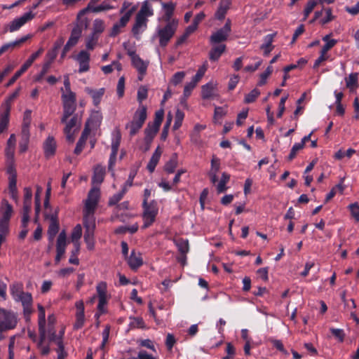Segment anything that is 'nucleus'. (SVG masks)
<instances>
[{"instance_id":"1a4fd4ad","label":"nucleus","mask_w":359,"mask_h":359,"mask_svg":"<svg viewBox=\"0 0 359 359\" xmlns=\"http://www.w3.org/2000/svg\"><path fill=\"white\" fill-rule=\"evenodd\" d=\"M95 4L91 3V1L88 4V6L80 11V12L77 15V20H80L82 22V17L87 12H93V13H100L102 11H109L114 8V6L107 2H102L101 4L98 6H95Z\"/></svg>"},{"instance_id":"f3484780","label":"nucleus","mask_w":359,"mask_h":359,"mask_svg":"<svg viewBox=\"0 0 359 359\" xmlns=\"http://www.w3.org/2000/svg\"><path fill=\"white\" fill-rule=\"evenodd\" d=\"M76 60L79 63V72L80 73L87 72L89 69L90 54L86 50H81L76 56Z\"/></svg>"},{"instance_id":"8fccbe9b","label":"nucleus","mask_w":359,"mask_h":359,"mask_svg":"<svg viewBox=\"0 0 359 359\" xmlns=\"http://www.w3.org/2000/svg\"><path fill=\"white\" fill-rule=\"evenodd\" d=\"M316 6V4H315V1L313 0H309L307 4H306V6L304 10V20H306L310 13L313 11L314 8Z\"/></svg>"},{"instance_id":"412c9836","label":"nucleus","mask_w":359,"mask_h":359,"mask_svg":"<svg viewBox=\"0 0 359 359\" xmlns=\"http://www.w3.org/2000/svg\"><path fill=\"white\" fill-rule=\"evenodd\" d=\"M40 342L39 343V348H40L41 353L43 355H47L49 351L50 348L49 346L47 345H45L44 343L46 339L48 341H54L55 339V335L54 332L51 329H49L48 332L46 331V337L44 339H42L41 335L40 334Z\"/></svg>"},{"instance_id":"c85d7f7f","label":"nucleus","mask_w":359,"mask_h":359,"mask_svg":"<svg viewBox=\"0 0 359 359\" xmlns=\"http://www.w3.org/2000/svg\"><path fill=\"white\" fill-rule=\"evenodd\" d=\"M39 310V333L42 337V339L46 337V330H45V318L46 313L44 308L41 305H38Z\"/></svg>"},{"instance_id":"3c124183","label":"nucleus","mask_w":359,"mask_h":359,"mask_svg":"<svg viewBox=\"0 0 359 359\" xmlns=\"http://www.w3.org/2000/svg\"><path fill=\"white\" fill-rule=\"evenodd\" d=\"M207 69H208V63H207V62H205L203 63V65L198 69L196 74L192 79L198 83L201 79V78L203 76V75L205 74Z\"/></svg>"},{"instance_id":"aec40b11","label":"nucleus","mask_w":359,"mask_h":359,"mask_svg":"<svg viewBox=\"0 0 359 359\" xmlns=\"http://www.w3.org/2000/svg\"><path fill=\"white\" fill-rule=\"evenodd\" d=\"M217 96L216 83L210 82L202 86V97L203 99H212Z\"/></svg>"},{"instance_id":"473e14b6","label":"nucleus","mask_w":359,"mask_h":359,"mask_svg":"<svg viewBox=\"0 0 359 359\" xmlns=\"http://www.w3.org/2000/svg\"><path fill=\"white\" fill-rule=\"evenodd\" d=\"M162 7L165 12L163 18L166 22L168 23V22H171L172 20L171 17L175 8V4L171 1L168 3H162Z\"/></svg>"},{"instance_id":"6e6d98bb","label":"nucleus","mask_w":359,"mask_h":359,"mask_svg":"<svg viewBox=\"0 0 359 359\" xmlns=\"http://www.w3.org/2000/svg\"><path fill=\"white\" fill-rule=\"evenodd\" d=\"M271 72H272V67H268L267 69H266V71L260 75V79L258 82V85L262 86V85L265 84L268 76L271 74Z\"/></svg>"},{"instance_id":"603ef678","label":"nucleus","mask_w":359,"mask_h":359,"mask_svg":"<svg viewBox=\"0 0 359 359\" xmlns=\"http://www.w3.org/2000/svg\"><path fill=\"white\" fill-rule=\"evenodd\" d=\"M58 231V224L56 222L53 221L48 228V235L50 240H53L54 237Z\"/></svg>"},{"instance_id":"0eeeda50","label":"nucleus","mask_w":359,"mask_h":359,"mask_svg":"<svg viewBox=\"0 0 359 359\" xmlns=\"http://www.w3.org/2000/svg\"><path fill=\"white\" fill-rule=\"evenodd\" d=\"M61 90L63 107L76 108V95L70 89V82L68 75L65 76L64 88H62Z\"/></svg>"},{"instance_id":"20e7f679","label":"nucleus","mask_w":359,"mask_h":359,"mask_svg":"<svg viewBox=\"0 0 359 359\" xmlns=\"http://www.w3.org/2000/svg\"><path fill=\"white\" fill-rule=\"evenodd\" d=\"M137 8V5H135L128 1H124L123 2L120 10V13L122 14L123 16L121 18L119 21L113 26L110 34L111 36H115L120 32V29L126 25Z\"/></svg>"},{"instance_id":"7c9ffc66","label":"nucleus","mask_w":359,"mask_h":359,"mask_svg":"<svg viewBox=\"0 0 359 359\" xmlns=\"http://www.w3.org/2000/svg\"><path fill=\"white\" fill-rule=\"evenodd\" d=\"M160 126H158L154 123H149L147 128L145 129V137L144 140L147 143H150L153 140L154 137L158 133Z\"/></svg>"},{"instance_id":"cd10ccee","label":"nucleus","mask_w":359,"mask_h":359,"mask_svg":"<svg viewBox=\"0 0 359 359\" xmlns=\"http://www.w3.org/2000/svg\"><path fill=\"white\" fill-rule=\"evenodd\" d=\"M132 59L133 65L138 70L140 74H144L147 67V65L138 55L133 53H130Z\"/></svg>"},{"instance_id":"ddd939ff","label":"nucleus","mask_w":359,"mask_h":359,"mask_svg":"<svg viewBox=\"0 0 359 359\" xmlns=\"http://www.w3.org/2000/svg\"><path fill=\"white\" fill-rule=\"evenodd\" d=\"M81 33L82 29L81 26L77 25L73 28L70 37L64 47V53L68 52L72 47L77 43Z\"/></svg>"},{"instance_id":"a878e982","label":"nucleus","mask_w":359,"mask_h":359,"mask_svg":"<svg viewBox=\"0 0 359 359\" xmlns=\"http://www.w3.org/2000/svg\"><path fill=\"white\" fill-rule=\"evenodd\" d=\"M104 88H103L99 89H91L87 88L86 89V92L92 97L93 103L96 106L100 103L101 99L104 93Z\"/></svg>"},{"instance_id":"2eb2a0df","label":"nucleus","mask_w":359,"mask_h":359,"mask_svg":"<svg viewBox=\"0 0 359 359\" xmlns=\"http://www.w3.org/2000/svg\"><path fill=\"white\" fill-rule=\"evenodd\" d=\"M97 292L99 298L97 309L101 313H102L104 312V306L107 302V285L105 283L102 282L97 285Z\"/></svg>"},{"instance_id":"f8f14e48","label":"nucleus","mask_w":359,"mask_h":359,"mask_svg":"<svg viewBox=\"0 0 359 359\" xmlns=\"http://www.w3.org/2000/svg\"><path fill=\"white\" fill-rule=\"evenodd\" d=\"M230 31V23L229 22H227L222 29L212 34L210 37L211 43L216 44L226 40Z\"/></svg>"},{"instance_id":"39448f33","label":"nucleus","mask_w":359,"mask_h":359,"mask_svg":"<svg viewBox=\"0 0 359 359\" xmlns=\"http://www.w3.org/2000/svg\"><path fill=\"white\" fill-rule=\"evenodd\" d=\"M146 118L147 108L144 105L140 104L134 114L133 121L126 125L130 135H135L138 132L142 127Z\"/></svg>"},{"instance_id":"37998d69","label":"nucleus","mask_w":359,"mask_h":359,"mask_svg":"<svg viewBox=\"0 0 359 359\" xmlns=\"http://www.w3.org/2000/svg\"><path fill=\"white\" fill-rule=\"evenodd\" d=\"M88 135L89 133H88V130H84L74 149V153L76 154H79L82 151Z\"/></svg>"},{"instance_id":"58836bf2","label":"nucleus","mask_w":359,"mask_h":359,"mask_svg":"<svg viewBox=\"0 0 359 359\" xmlns=\"http://www.w3.org/2000/svg\"><path fill=\"white\" fill-rule=\"evenodd\" d=\"M176 246L182 255H186L189 251V243L187 240L177 238L175 240Z\"/></svg>"},{"instance_id":"4468645a","label":"nucleus","mask_w":359,"mask_h":359,"mask_svg":"<svg viewBox=\"0 0 359 359\" xmlns=\"http://www.w3.org/2000/svg\"><path fill=\"white\" fill-rule=\"evenodd\" d=\"M16 302H20L22 304L24 313L26 317L29 316L32 313V297L29 292H23L19 298L17 299Z\"/></svg>"},{"instance_id":"5fc2aeb1","label":"nucleus","mask_w":359,"mask_h":359,"mask_svg":"<svg viewBox=\"0 0 359 359\" xmlns=\"http://www.w3.org/2000/svg\"><path fill=\"white\" fill-rule=\"evenodd\" d=\"M75 109V107H63V116L62 118V122H66L67 118L73 114Z\"/></svg>"},{"instance_id":"b1692460","label":"nucleus","mask_w":359,"mask_h":359,"mask_svg":"<svg viewBox=\"0 0 359 359\" xmlns=\"http://www.w3.org/2000/svg\"><path fill=\"white\" fill-rule=\"evenodd\" d=\"M104 168L100 165L96 166L94 170V175H93V180H92L93 187L90 189V191L93 188L99 189L95 186L102 183V182L104 180ZM98 191L100 192V190H98Z\"/></svg>"},{"instance_id":"bb28decb","label":"nucleus","mask_w":359,"mask_h":359,"mask_svg":"<svg viewBox=\"0 0 359 359\" xmlns=\"http://www.w3.org/2000/svg\"><path fill=\"white\" fill-rule=\"evenodd\" d=\"M82 235V228L80 224H77L73 229L71 238L72 241L74 243V247H76V252H79L80 250V243L79 239Z\"/></svg>"},{"instance_id":"69168bd1","label":"nucleus","mask_w":359,"mask_h":359,"mask_svg":"<svg viewBox=\"0 0 359 359\" xmlns=\"http://www.w3.org/2000/svg\"><path fill=\"white\" fill-rule=\"evenodd\" d=\"M163 116H164V111L163 109H160V110L157 111L155 113V118L152 123H154L158 126H160L161 124V122L163 121Z\"/></svg>"},{"instance_id":"c9c22d12","label":"nucleus","mask_w":359,"mask_h":359,"mask_svg":"<svg viewBox=\"0 0 359 359\" xmlns=\"http://www.w3.org/2000/svg\"><path fill=\"white\" fill-rule=\"evenodd\" d=\"M273 35L268 34L264 37V43L261 46V49L264 50V54L268 55L273 49L272 46Z\"/></svg>"},{"instance_id":"6ab92c4d","label":"nucleus","mask_w":359,"mask_h":359,"mask_svg":"<svg viewBox=\"0 0 359 359\" xmlns=\"http://www.w3.org/2000/svg\"><path fill=\"white\" fill-rule=\"evenodd\" d=\"M121 135L118 132L116 133L111 143V154L109 161V168L111 169L115 163L116 156L120 144Z\"/></svg>"},{"instance_id":"5701e85b","label":"nucleus","mask_w":359,"mask_h":359,"mask_svg":"<svg viewBox=\"0 0 359 359\" xmlns=\"http://www.w3.org/2000/svg\"><path fill=\"white\" fill-rule=\"evenodd\" d=\"M77 118L76 117H72L69 121L65 122L66 123V126L64 129V132L66 135L67 139L70 141H74V134L76 130Z\"/></svg>"},{"instance_id":"4be33fe9","label":"nucleus","mask_w":359,"mask_h":359,"mask_svg":"<svg viewBox=\"0 0 359 359\" xmlns=\"http://www.w3.org/2000/svg\"><path fill=\"white\" fill-rule=\"evenodd\" d=\"M102 120V115L100 112L95 111L93 113L88 120L86 122V128L84 130H88V133H90L92 129H95L99 126Z\"/></svg>"},{"instance_id":"09e8293b","label":"nucleus","mask_w":359,"mask_h":359,"mask_svg":"<svg viewBox=\"0 0 359 359\" xmlns=\"http://www.w3.org/2000/svg\"><path fill=\"white\" fill-rule=\"evenodd\" d=\"M260 95V91L255 88L250 93L247 94L245 97V102L251 103L253 102L256 98Z\"/></svg>"},{"instance_id":"c03bdc74","label":"nucleus","mask_w":359,"mask_h":359,"mask_svg":"<svg viewBox=\"0 0 359 359\" xmlns=\"http://www.w3.org/2000/svg\"><path fill=\"white\" fill-rule=\"evenodd\" d=\"M99 36L91 34L86 39V46L88 50H93L97 43Z\"/></svg>"},{"instance_id":"e2e57ef3","label":"nucleus","mask_w":359,"mask_h":359,"mask_svg":"<svg viewBox=\"0 0 359 359\" xmlns=\"http://www.w3.org/2000/svg\"><path fill=\"white\" fill-rule=\"evenodd\" d=\"M125 80L123 77H121L117 84V95L118 97H122L124 94Z\"/></svg>"},{"instance_id":"13d9d810","label":"nucleus","mask_w":359,"mask_h":359,"mask_svg":"<svg viewBox=\"0 0 359 359\" xmlns=\"http://www.w3.org/2000/svg\"><path fill=\"white\" fill-rule=\"evenodd\" d=\"M324 11L326 13V17L320 20V22L322 25L327 24V23L330 22V21H332V20H334V16L332 15L331 8H325Z\"/></svg>"},{"instance_id":"f257e3e1","label":"nucleus","mask_w":359,"mask_h":359,"mask_svg":"<svg viewBox=\"0 0 359 359\" xmlns=\"http://www.w3.org/2000/svg\"><path fill=\"white\" fill-rule=\"evenodd\" d=\"M99 201V191L93 188L89 191L88 198L85 201L83 208V226L85 229L84 241L87 248L93 250L95 245L94 232L95 229V217L94 213Z\"/></svg>"},{"instance_id":"49530a36","label":"nucleus","mask_w":359,"mask_h":359,"mask_svg":"<svg viewBox=\"0 0 359 359\" xmlns=\"http://www.w3.org/2000/svg\"><path fill=\"white\" fill-rule=\"evenodd\" d=\"M8 123V112L6 111L0 114V133L7 128Z\"/></svg>"},{"instance_id":"bf43d9fd","label":"nucleus","mask_w":359,"mask_h":359,"mask_svg":"<svg viewBox=\"0 0 359 359\" xmlns=\"http://www.w3.org/2000/svg\"><path fill=\"white\" fill-rule=\"evenodd\" d=\"M348 208L351 210V215L359 221V205L357 203L349 205Z\"/></svg>"},{"instance_id":"f704fd0d","label":"nucleus","mask_w":359,"mask_h":359,"mask_svg":"<svg viewBox=\"0 0 359 359\" xmlns=\"http://www.w3.org/2000/svg\"><path fill=\"white\" fill-rule=\"evenodd\" d=\"M93 34L100 36L105 29L104 21L100 18H96L93 22Z\"/></svg>"},{"instance_id":"4c0bfd02","label":"nucleus","mask_w":359,"mask_h":359,"mask_svg":"<svg viewBox=\"0 0 359 359\" xmlns=\"http://www.w3.org/2000/svg\"><path fill=\"white\" fill-rule=\"evenodd\" d=\"M161 155V151L158 148L156 149L154 153L153 154L148 165L147 168L150 172H153L160 159Z\"/></svg>"},{"instance_id":"a211bd4d","label":"nucleus","mask_w":359,"mask_h":359,"mask_svg":"<svg viewBox=\"0 0 359 359\" xmlns=\"http://www.w3.org/2000/svg\"><path fill=\"white\" fill-rule=\"evenodd\" d=\"M76 307L77 311L76 313V322L74 323V328L80 329L83 327L85 322L83 302L82 301L77 302L76 303Z\"/></svg>"},{"instance_id":"423d86ee","label":"nucleus","mask_w":359,"mask_h":359,"mask_svg":"<svg viewBox=\"0 0 359 359\" xmlns=\"http://www.w3.org/2000/svg\"><path fill=\"white\" fill-rule=\"evenodd\" d=\"M17 324L15 313L6 309H0V331L13 329Z\"/></svg>"},{"instance_id":"4d7b16f0","label":"nucleus","mask_w":359,"mask_h":359,"mask_svg":"<svg viewBox=\"0 0 359 359\" xmlns=\"http://www.w3.org/2000/svg\"><path fill=\"white\" fill-rule=\"evenodd\" d=\"M197 82L194 81L193 79L189 83H187L184 86V95L185 97H189L192 91V90L196 87Z\"/></svg>"},{"instance_id":"9d476101","label":"nucleus","mask_w":359,"mask_h":359,"mask_svg":"<svg viewBox=\"0 0 359 359\" xmlns=\"http://www.w3.org/2000/svg\"><path fill=\"white\" fill-rule=\"evenodd\" d=\"M35 17V13L29 11L24 13L21 17L14 19L8 25V30L10 32H13L18 30L25 23L32 20Z\"/></svg>"},{"instance_id":"f03ea898","label":"nucleus","mask_w":359,"mask_h":359,"mask_svg":"<svg viewBox=\"0 0 359 359\" xmlns=\"http://www.w3.org/2000/svg\"><path fill=\"white\" fill-rule=\"evenodd\" d=\"M154 15V9L149 0L142 4L140 11L135 16V22L132 32L135 36L142 34L147 27L148 18Z\"/></svg>"},{"instance_id":"393cba45","label":"nucleus","mask_w":359,"mask_h":359,"mask_svg":"<svg viewBox=\"0 0 359 359\" xmlns=\"http://www.w3.org/2000/svg\"><path fill=\"white\" fill-rule=\"evenodd\" d=\"M143 263L141 254L140 252H132L130 256L128 259V264L133 269H135L142 266Z\"/></svg>"},{"instance_id":"a19ab883","label":"nucleus","mask_w":359,"mask_h":359,"mask_svg":"<svg viewBox=\"0 0 359 359\" xmlns=\"http://www.w3.org/2000/svg\"><path fill=\"white\" fill-rule=\"evenodd\" d=\"M184 113L182 111H181L180 109H177L175 115V122H174V125L172 126V129L174 130H177L181 127V126L182 124V121L184 120Z\"/></svg>"},{"instance_id":"dca6fc26","label":"nucleus","mask_w":359,"mask_h":359,"mask_svg":"<svg viewBox=\"0 0 359 359\" xmlns=\"http://www.w3.org/2000/svg\"><path fill=\"white\" fill-rule=\"evenodd\" d=\"M67 245V238L66 234L64 231L61 232L59 234V236L57 238V245H56V250H57V255L55 257V262L58 263L62 257L64 255L65 252Z\"/></svg>"},{"instance_id":"e433bc0d","label":"nucleus","mask_w":359,"mask_h":359,"mask_svg":"<svg viewBox=\"0 0 359 359\" xmlns=\"http://www.w3.org/2000/svg\"><path fill=\"white\" fill-rule=\"evenodd\" d=\"M230 175L226 172L222 174V177L217 185V191L219 194L223 193L227 189L226 184L229 181Z\"/></svg>"},{"instance_id":"ea45409f","label":"nucleus","mask_w":359,"mask_h":359,"mask_svg":"<svg viewBox=\"0 0 359 359\" xmlns=\"http://www.w3.org/2000/svg\"><path fill=\"white\" fill-rule=\"evenodd\" d=\"M323 41L325 42V44L323 46L321 52L326 53L332 48L337 43V40L330 39V35H326L323 37Z\"/></svg>"},{"instance_id":"de8ad7c7","label":"nucleus","mask_w":359,"mask_h":359,"mask_svg":"<svg viewBox=\"0 0 359 359\" xmlns=\"http://www.w3.org/2000/svg\"><path fill=\"white\" fill-rule=\"evenodd\" d=\"M220 169V160L215 156H212L211 160V168L209 173L217 174Z\"/></svg>"},{"instance_id":"052dcab7","label":"nucleus","mask_w":359,"mask_h":359,"mask_svg":"<svg viewBox=\"0 0 359 359\" xmlns=\"http://www.w3.org/2000/svg\"><path fill=\"white\" fill-rule=\"evenodd\" d=\"M332 334L339 341H343L344 339V332L341 329L330 328Z\"/></svg>"},{"instance_id":"7ed1b4c3","label":"nucleus","mask_w":359,"mask_h":359,"mask_svg":"<svg viewBox=\"0 0 359 359\" xmlns=\"http://www.w3.org/2000/svg\"><path fill=\"white\" fill-rule=\"evenodd\" d=\"M178 27V20L172 19L171 22H166L164 26H158L156 28L154 37L158 39L159 45L165 47L174 36Z\"/></svg>"},{"instance_id":"6e6552de","label":"nucleus","mask_w":359,"mask_h":359,"mask_svg":"<svg viewBox=\"0 0 359 359\" xmlns=\"http://www.w3.org/2000/svg\"><path fill=\"white\" fill-rule=\"evenodd\" d=\"M157 214L158 207L156 203H151L149 204H144L143 212L144 224L142 227L146 229L151 226V224L155 221Z\"/></svg>"},{"instance_id":"338daca9","label":"nucleus","mask_w":359,"mask_h":359,"mask_svg":"<svg viewBox=\"0 0 359 359\" xmlns=\"http://www.w3.org/2000/svg\"><path fill=\"white\" fill-rule=\"evenodd\" d=\"M147 97V89L141 86L137 91V100L140 102H142L144 100H145Z\"/></svg>"},{"instance_id":"79ce46f5","label":"nucleus","mask_w":359,"mask_h":359,"mask_svg":"<svg viewBox=\"0 0 359 359\" xmlns=\"http://www.w3.org/2000/svg\"><path fill=\"white\" fill-rule=\"evenodd\" d=\"M11 293L15 301L22 294L24 291L22 290V285L20 283H14L11 285L10 287Z\"/></svg>"},{"instance_id":"864d4df0","label":"nucleus","mask_w":359,"mask_h":359,"mask_svg":"<svg viewBox=\"0 0 359 359\" xmlns=\"http://www.w3.org/2000/svg\"><path fill=\"white\" fill-rule=\"evenodd\" d=\"M184 76L185 73L184 72H178L173 75L170 81V83H172L174 86H177L182 81Z\"/></svg>"},{"instance_id":"c756f323","label":"nucleus","mask_w":359,"mask_h":359,"mask_svg":"<svg viewBox=\"0 0 359 359\" xmlns=\"http://www.w3.org/2000/svg\"><path fill=\"white\" fill-rule=\"evenodd\" d=\"M1 218L5 220H10L13 213V208L6 200H3L1 205Z\"/></svg>"},{"instance_id":"a18cd8bd","label":"nucleus","mask_w":359,"mask_h":359,"mask_svg":"<svg viewBox=\"0 0 359 359\" xmlns=\"http://www.w3.org/2000/svg\"><path fill=\"white\" fill-rule=\"evenodd\" d=\"M345 80L346 87L348 88L351 90H353L356 86L358 81V74H351L347 78H346Z\"/></svg>"},{"instance_id":"680f3d73","label":"nucleus","mask_w":359,"mask_h":359,"mask_svg":"<svg viewBox=\"0 0 359 359\" xmlns=\"http://www.w3.org/2000/svg\"><path fill=\"white\" fill-rule=\"evenodd\" d=\"M8 223L9 220L0 219V234H3L4 236H6L8 232Z\"/></svg>"},{"instance_id":"774afa93","label":"nucleus","mask_w":359,"mask_h":359,"mask_svg":"<svg viewBox=\"0 0 359 359\" xmlns=\"http://www.w3.org/2000/svg\"><path fill=\"white\" fill-rule=\"evenodd\" d=\"M177 167V161L175 159H172L168 161L165 165V170L168 173H172Z\"/></svg>"},{"instance_id":"0e129e2a","label":"nucleus","mask_w":359,"mask_h":359,"mask_svg":"<svg viewBox=\"0 0 359 359\" xmlns=\"http://www.w3.org/2000/svg\"><path fill=\"white\" fill-rule=\"evenodd\" d=\"M304 147H302V144H299V143H296L293 145L291 151H290V153L289 154V156H288V158L289 160H292L293 159L297 153L301 150L302 149H303Z\"/></svg>"},{"instance_id":"2f4dec72","label":"nucleus","mask_w":359,"mask_h":359,"mask_svg":"<svg viewBox=\"0 0 359 359\" xmlns=\"http://www.w3.org/2000/svg\"><path fill=\"white\" fill-rule=\"evenodd\" d=\"M43 148L47 157L53 156L56 149V143L54 139L51 137H48L44 142Z\"/></svg>"},{"instance_id":"9b49d317","label":"nucleus","mask_w":359,"mask_h":359,"mask_svg":"<svg viewBox=\"0 0 359 359\" xmlns=\"http://www.w3.org/2000/svg\"><path fill=\"white\" fill-rule=\"evenodd\" d=\"M43 52V49L40 48L39 50L33 53L30 57L22 66L21 69L18 71L14 76L10 79L8 86H11L32 65L33 62Z\"/></svg>"},{"instance_id":"72a5a7b5","label":"nucleus","mask_w":359,"mask_h":359,"mask_svg":"<svg viewBox=\"0 0 359 359\" xmlns=\"http://www.w3.org/2000/svg\"><path fill=\"white\" fill-rule=\"evenodd\" d=\"M226 48L225 45L219 44L212 47L210 52V59L213 61L217 60Z\"/></svg>"}]
</instances>
